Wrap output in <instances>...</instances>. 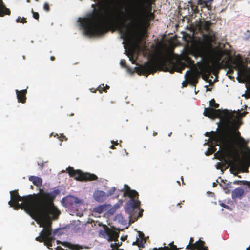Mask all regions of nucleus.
<instances>
[{
  "mask_svg": "<svg viewBox=\"0 0 250 250\" xmlns=\"http://www.w3.org/2000/svg\"><path fill=\"white\" fill-rule=\"evenodd\" d=\"M59 193L58 190L47 192L42 189L40 190L39 193L21 198L17 190V209L21 206L22 208L40 223V227L43 228L40 236L36 240L44 242V245L48 249L53 250L52 243L54 242V236L57 233L55 230L52 233V221L57 220L60 211L54 206L53 201Z\"/></svg>",
  "mask_w": 250,
  "mask_h": 250,
  "instance_id": "f257e3e1",
  "label": "nucleus"
},
{
  "mask_svg": "<svg viewBox=\"0 0 250 250\" xmlns=\"http://www.w3.org/2000/svg\"><path fill=\"white\" fill-rule=\"evenodd\" d=\"M125 10V13L120 9H118L117 13L105 15L103 8L94 9L92 13L83 18L81 22L84 34L91 37L102 36L112 28L117 27L124 37L129 38L130 31L126 25L129 20L131 26L135 28L147 29L149 26L150 21L142 17L141 14H136L128 8Z\"/></svg>",
  "mask_w": 250,
  "mask_h": 250,
  "instance_id": "f03ea898",
  "label": "nucleus"
},
{
  "mask_svg": "<svg viewBox=\"0 0 250 250\" xmlns=\"http://www.w3.org/2000/svg\"><path fill=\"white\" fill-rule=\"evenodd\" d=\"M210 25L209 21L205 22L204 29L206 33L203 34L202 40L198 41L195 51L198 56L211 59L219 65L223 54L218 46L213 47V44L217 43V38L215 32L210 28Z\"/></svg>",
  "mask_w": 250,
  "mask_h": 250,
  "instance_id": "7ed1b4c3",
  "label": "nucleus"
},
{
  "mask_svg": "<svg viewBox=\"0 0 250 250\" xmlns=\"http://www.w3.org/2000/svg\"><path fill=\"white\" fill-rule=\"evenodd\" d=\"M219 140L222 142L228 149L229 157H233L235 160L241 161L240 151L244 149H248V141L241 136L240 132L235 133V136L226 137V130L225 128L221 129V132L218 135Z\"/></svg>",
  "mask_w": 250,
  "mask_h": 250,
  "instance_id": "20e7f679",
  "label": "nucleus"
},
{
  "mask_svg": "<svg viewBox=\"0 0 250 250\" xmlns=\"http://www.w3.org/2000/svg\"><path fill=\"white\" fill-rule=\"evenodd\" d=\"M124 197L130 198L128 201L125 207V210L130 217H133L135 220L143 215V209L140 208V202L138 199L139 194L135 190H132L126 184L124 185Z\"/></svg>",
  "mask_w": 250,
  "mask_h": 250,
  "instance_id": "39448f33",
  "label": "nucleus"
},
{
  "mask_svg": "<svg viewBox=\"0 0 250 250\" xmlns=\"http://www.w3.org/2000/svg\"><path fill=\"white\" fill-rule=\"evenodd\" d=\"M130 9L136 14H141L142 16L147 19V21H151L154 19L155 15L153 13L151 12V6H149L146 8L142 0H136Z\"/></svg>",
  "mask_w": 250,
  "mask_h": 250,
  "instance_id": "423d86ee",
  "label": "nucleus"
},
{
  "mask_svg": "<svg viewBox=\"0 0 250 250\" xmlns=\"http://www.w3.org/2000/svg\"><path fill=\"white\" fill-rule=\"evenodd\" d=\"M67 172L70 177L74 178L79 181H91L98 179V177L94 174L83 172L80 170H75L73 167L69 166L66 169Z\"/></svg>",
  "mask_w": 250,
  "mask_h": 250,
  "instance_id": "0eeeda50",
  "label": "nucleus"
},
{
  "mask_svg": "<svg viewBox=\"0 0 250 250\" xmlns=\"http://www.w3.org/2000/svg\"><path fill=\"white\" fill-rule=\"evenodd\" d=\"M157 63L155 62H146L144 65L135 69L139 75H144L147 76L151 73H154L157 70Z\"/></svg>",
  "mask_w": 250,
  "mask_h": 250,
  "instance_id": "6e6552de",
  "label": "nucleus"
},
{
  "mask_svg": "<svg viewBox=\"0 0 250 250\" xmlns=\"http://www.w3.org/2000/svg\"><path fill=\"white\" fill-rule=\"evenodd\" d=\"M231 160H229V163L230 166L235 167H240L244 168L243 172H248V167L250 166V152L248 155L241 157V161L235 160L233 157H230Z\"/></svg>",
  "mask_w": 250,
  "mask_h": 250,
  "instance_id": "1a4fd4ad",
  "label": "nucleus"
},
{
  "mask_svg": "<svg viewBox=\"0 0 250 250\" xmlns=\"http://www.w3.org/2000/svg\"><path fill=\"white\" fill-rule=\"evenodd\" d=\"M104 230H102L100 232V234L102 236L107 239L108 241H116L119 236V234L116 231L111 229L107 226L104 227Z\"/></svg>",
  "mask_w": 250,
  "mask_h": 250,
  "instance_id": "9d476101",
  "label": "nucleus"
},
{
  "mask_svg": "<svg viewBox=\"0 0 250 250\" xmlns=\"http://www.w3.org/2000/svg\"><path fill=\"white\" fill-rule=\"evenodd\" d=\"M226 111L227 110H221V109H215L208 107L205 108L203 114L206 117L214 119L221 117Z\"/></svg>",
  "mask_w": 250,
  "mask_h": 250,
  "instance_id": "9b49d317",
  "label": "nucleus"
},
{
  "mask_svg": "<svg viewBox=\"0 0 250 250\" xmlns=\"http://www.w3.org/2000/svg\"><path fill=\"white\" fill-rule=\"evenodd\" d=\"M167 62L166 60L161 57L160 60L158 63L161 68L165 67V71H169L171 73H173L174 71L181 73L182 70L184 69V66H178L176 63L172 62L173 67L170 70H169V68L166 66Z\"/></svg>",
  "mask_w": 250,
  "mask_h": 250,
  "instance_id": "f8f14e48",
  "label": "nucleus"
},
{
  "mask_svg": "<svg viewBox=\"0 0 250 250\" xmlns=\"http://www.w3.org/2000/svg\"><path fill=\"white\" fill-rule=\"evenodd\" d=\"M199 75L196 71L188 70L185 74L186 79L192 85L196 86L198 82Z\"/></svg>",
  "mask_w": 250,
  "mask_h": 250,
  "instance_id": "ddd939ff",
  "label": "nucleus"
},
{
  "mask_svg": "<svg viewBox=\"0 0 250 250\" xmlns=\"http://www.w3.org/2000/svg\"><path fill=\"white\" fill-rule=\"evenodd\" d=\"M244 190L241 187H238L232 191L231 193L232 198L234 200L236 199H242L244 195Z\"/></svg>",
  "mask_w": 250,
  "mask_h": 250,
  "instance_id": "4468645a",
  "label": "nucleus"
},
{
  "mask_svg": "<svg viewBox=\"0 0 250 250\" xmlns=\"http://www.w3.org/2000/svg\"><path fill=\"white\" fill-rule=\"evenodd\" d=\"M27 93L26 89L21 90H17V99L18 102L24 104L26 101V94Z\"/></svg>",
  "mask_w": 250,
  "mask_h": 250,
  "instance_id": "2eb2a0df",
  "label": "nucleus"
},
{
  "mask_svg": "<svg viewBox=\"0 0 250 250\" xmlns=\"http://www.w3.org/2000/svg\"><path fill=\"white\" fill-rule=\"evenodd\" d=\"M106 197L105 193L101 190L95 191L93 194L94 199L98 202H103L105 199Z\"/></svg>",
  "mask_w": 250,
  "mask_h": 250,
  "instance_id": "dca6fc26",
  "label": "nucleus"
},
{
  "mask_svg": "<svg viewBox=\"0 0 250 250\" xmlns=\"http://www.w3.org/2000/svg\"><path fill=\"white\" fill-rule=\"evenodd\" d=\"M10 10L6 8L2 0H0V17H2L5 15H10Z\"/></svg>",
  "mask_w": 250,
  "mask_h": 250,
  "instance_id": "f3484780",
  "label": "nucleus"
},
{
  "mask_svg": "<svg viewBox=\"0 0 250 250\" xmlns=\"http://www.w3.org/2000/svg\"><path fill=\"white\" fill-rule=\"evenodd\" d=\"M212 68L209 65H206L204 66L202 70L204 73V75L203 76V78L205 80L208 79L212 72Z\"/></svg>",
  "mask_w": 250,
  "mask_h": 250,
  "instance_id": "a211bd4d",
  "label": "nucleus"
},
{
  "mask_svg": "<svg viewBox=\"0 0 250 250\" xmlns=\"http://www.w3.org/2000/svg\"><path fill=\"white\" fill-rule=\"evenodd\" d=\"M29 181L33 182L34 185L40 187L42 185V180L41 178L35 176H30L29 177Z\"/></svg>",
  "mask_w": 250,
  "mask_h": 250,
  "instance_id": "6ab92c4d",
  "label": "nucleus"
},
{
  "mask_svg": "<svg viewBox=\"0 0 250 250\" xmlns=\"http://www.w3.org/2000/svg\"><path fill=\"white\" fill-rule=\"evenodd\" d=\"M11 200L8 202L10 207L16 209V190L10 191Z\"/></svg>",
  "mask_w": 250,
  "mask_h": 250,
  "instance_id": "aec40b11",
  "label": "nucleus"
},
{
  "mask_svg": "<svg viewBox=\"0 0 250 250\" xmlns=\"http://www.w3.org/2000/svg\"><path fill=\"white\" fill-rule=\"evenodd\" d=\"M62 245L65 247L68 248L71 250H80V249L82 248V247L79 246L78 245L73 244L67 242H63L62 243Z\"/></svg>",
  "mask_w": 250,
  "mask_h": 250,
  "instance_id": "412c9836",
  "label": "nucleus"
},
{
  "mask_svg": "<svg viewBox=\"0 0 250 250\" xmlns=\"http://www.w3.org/2000/svg\"><path fill=\"white\" fill-rule=\"evenodd\" d=\"M221 129L218 133H216L214 131H211V132H206L205 133V136L207 137H210L211 135V136L214 138L215 141L217 143H219V144H222V142H221L218 139V135L221 133Z\"/></svg>",
  "mask_w": 250,
  "mask_h": 250,
  "instance_id": "4be33fe9",
  "label": "nucleus"
},
{
  "mask_svg": "<svg viewBox=\"0 0 250 250\" xmlns=\"http://www.w3.org/2000/svg\"><path fill=\"white\" fill-rule=\"evenodd\" d=\"M196 249L197 250H208V247L205 246V242L202 240H199L196 243Z\"/></svg>",
  "mask_w": 250,
  "mask_h": 250,
  "instance_id": "5701e85b",
  "label": "nucleus"
},
{
  "mask_svg": "<svg viewBox=\"0 0 250 250\" xmlns=\"http://www.w3.org/2000/svg\"><path fill=\"white\" fill-rule=\"evenodd\" d=\"M213 1V0H198L197 1V4L198 5H202L203 7H209L210 6L211 2Z\"/></svg>",
  "mask_w": 250,
  "mask_h": 250,
  "instance_id": "b1692460",
  "label": "nucleus"
},
{
  "mask_svg": "<svg viewBox=\"0 0 250 250\" xmlns=\"http://www.w3.org/2000/svg\"><path fill=\"white\" fill-rule=\"evenodd\" d=\"M234 185H243L250 188V182L245 180H235L233 182Z\"/></svg>",
  "mask_w": 250,
  "mask_h": 250,
  "instance_id": "393cba45",
  "label": "nucleus"
},
{
  "mask_svg": "<svg viewBox=\"0 0 250 250\" xmlns=\"http://www.w3.org/2000/svg\"><path fill=\"white\" fill-rule=\"evenodd\" d=\"M104 209V207L103 205H100L93 208V212L100 214L102 213Z\"/></svg>",
  "mask_w": 250,
  "mask_h": 250,
  "instance_id": "a878e982",
  "label": "nucleus"
},
{
  "mask_svg": "<svg viewBox=\"0 0 250 250\" xmlns=\"http://www.w3.org/2000/svg\"><path fill=\"white\" fill-rule=\"evenodd\" d=\"M232 186L230 183H228L226 184L223 187V188L224 190H225V193L226 194H229L230 193L229 189L231 188Z\"/></svg>",
  "mask_w": 250,
  "mask_h": 250,
  "instance_id": "bb28decb",
  "label": "nucleus"
},
{
  "mask_svg": "<svg viewBox=\"0 0 250 250\" xmlns=\"http://www.w3.org/2000/svg\"><path fill=\"white\" fill-rule=\"evenodd\" d=\"M235 63V66H233L232 68H229V69L228 71V73L232 74L233 73V69L238 70V73L240 72V66H239V64L237 62H236Z\"/></svg>",
  "mask_w": 250,
  "mask_h": 250,
  "instance_id": "cd10ccee",
  "label": "nucleus"
},
{
  "mask_svg": "<svg viewBox=\"0 0 250 250\" xmlns=\"http://www.w3.org/2000/svg\"><path fill=\"white\" fill-rule=\"evenodd\" d=\"M209 105L211 107V108H214L215 109L216 108H217L219 107V104L216 103L214 99H212L209 101Z\"/></svg>",
  "mask_w": 250,
  "mask_h": 250,
  "instance_id": "c85d7f7f",
  "label": "nucleus"
},
{
  "mask_svg": "<svg viewBox=\"0 0 250 250\" xmlns=\"http://www.w3.org/2000/svg\"><path fill=\"white\" fill-rule=\"evenodd\" d=\"M120 65L124 68H125L128 72H131L132 69L129 67L127 66L126 64L125 60L124 59L121 60L120 61Z\"/></svg>",
  "mask_w": 250,
  "mask_h": 250,
  "instance_id": "c756f323",
  "label": "nucleus"
},
{
  "mask_svg": "<svg viewBox=\"0 0 250 250\" xmlns=\"http://www.w3.org/2000/svg\"><path fill=\"white\" fill-rule=\"evenodd\" d=\"M133 245H136L140 248L144 247V244L142 240L140 241L138 238L135 242L133 243Z\"/></svg>",
  "mask_w": 250,
  "mask_h": 250,
  "instance_id": "7c9ffc66",
  "label": "nucleus"
},
{
  "mask_svg": "<svg viewBox=\"0 0 250 250\" xmlns=\"http://www.w3.org/2000/svg\"><path fill=\"white\" fill-rule=\"evenodd\" d=\"M17 22L25 23L27 22V21L26 18L24 17L21 18V17H18V18H17Z\"/></svg>",
  "mask_w": 250,
  "mask_h": 250,
  "instance_id": "2f4dec72",
  "label": "nucleus"
},
{
  "mask_svg": "<svg viewBox=\"0 0 250 250\" xmlns=\"http://www.w3.org/2000/svg\"><path fill=\"white\" fill-rule=\"evenodd\" d=\"M186 249L187 250H194L196 249V243L194 244H189L186 247Z\"/></svg>",
  "mask_w": 250,
  "mask_h": 250,
  "instance_id": "473e14b6",
  "label": "nucleus"
},
{
  "mask_svg": "<svg viewBox=\"0 0 250 250\" xmlns=\"http://www.w3.org/2000/svg\"><path fill=\"white\" fill-rule=\"evenodd\" d=\"M97 90L101 93H102L103 91L106 92V89H104V84H102L99 85L97 88Z\"/></svg>",
  "mask_w": 250,
  "mask_h": 250,
  "instance_id": "72a5a7b5",
  "label": "nucleus"
},
{
  "mask_svg": "<svg viewBox=\"0 0 250 250\" xmlns=\"http://www.w3.org/2000/svg\"><path fill=\"white\" fill-rule=\"evenodd\" d=\"M191 7L192 10L193 11L194 13H198L199 12V10L198 9L197 6L195 5H192Z\"/></svg>",
  "mask_w": 250,
  "mask_h": 250,
  "instance_id": "f704fd0d",
  "label": "nucleus"
},
{
  "mask_svg": "<svg viewBox=\"0 0 250 250\" xmlns=\"http://www.w3.org/2000/svg\"><path fill=\"white\" fill-rule=\"evenodd\" d=\"M116 190V188L114 187L111 188L107 192V196H110L114 194Z\"/></svg>",
  "mask_w": 250,
  "mask_h": 250,
  "instance_id": "c9c22d12",
  "label": "nucleus"
},
{
  "mask_svg": "<svg viewBox=\"0 0 250 250\" xmlns=\"http://www.w3.org/2000/svg\"><path fill=\"white\" fill-rule=\"evenodd\" d=\"M120 244L119 243H112L111 244V247L113 248H116V249H112V250H119L118 249V248L120 246Z\"/></svg>",
  "mask_w": 250,
  "mask_h": 250,
  "instance_id": "e433bc0d",
  "label": "nucleus"
},
{
  "mask_svg": "<svg viewBox=\"0 0 250 250\" xmlns=\"http://www.w3.org/2000/svg\"><path fill=\"white\" fill-rule=\"evenodd\" d=\"M69 199L72 202H74L75 204H78L80 202L79 200L76 197H71Z\"/></svg>",
  "mask_w": 250,
  "mask_h": 250,
  "instance_id": "4c0bfd02",
  "label": "nucleus"
},
{
  "mask_svg": "<svg viewBox=\"0 0 250 250\" xmlns=\"http://www.w3.org/2000/svg\"><path fill=\"white\" fill-rule=\"evenodd\" d=\"M154 250H171L169 247L165 246L164 247H161V248H159L158 249L155 248L154 249Z\"/></svg>",
  "mask_w": 250,
  "mask_h": 250,
  "instance_id": "58836bf2",
  "label": "nucleus"
},
{
  "mask_svg": "<svg viewBox=\"0 0 250 250\" xmlns=\"http://www.w3.org/2000/svg\"><path fill=\"white\" fill-rule=\"evenodd\" d=\"M32 13H33V17H34V18H35V19L38 20L39 18V13L38 12H34L33 10H32Z\"/></svg>",
  "mask_w": 250,
  "mask_h": 250,
  "instance_id": "ea45409f",
  "label": "nucleus"
},
{
  "mask_svg": "<svg viewBox=\"0 0 250 250\" xmlns=\"http://www.w3.org/2000/svg\"><path fill=\"white\" fill-rule=\"evenodd\" d=\"M43 9L46 11H49V10H50V7H49V4L47 3H45L44 4V5H43Z\"/></svg>",
  "mask_w": 250,
  "mask_h": 250,
  "instance_id": "a19ab883",
  "label": "nucleus"
},
{
  "mask_svg": "<svg viewBox=\"0 0 250 250\" xmlns=\"http://www.w3.org/2000/svg\"><path fill=\"white\" fill-rule=\"evenodd\" d=\"M241 125V121H238L237 122H235V128L236 129H237L240 127Z\"/></svg>",
  "mask_w": 250,
  "mask_h": 250,
  "instance_id": "79ce46f5",
  "label": "nucleus"
},
{
  "mask_svg": "<svg viewBox=\"0 0 250 250\" xmlns=\"http://www.w3.org/2000/svg\"><path fill=\"white\" fill-rule=\"evenodd\" d=\"M220 205L222 207H223V208H226V209H229V206L227 205H226V204H224V203H220Z\"/></svg>",
  "mask_w": 250,
  "mask_h": 250,
  "instance_id": "37998d69",
  "label": "nucleus"
},
{
  "mask_svg": "<svg viewBox=\"0 0 250 250\" xmlns=\"http://www.w3.org/2000/svg\"><path fill=\"white\" fill-rule=\"evenodd\" d=\"M44 165V163H43V162L41 163H38V165L40 166V168L41 169H43Z\"/></svg>",
  "mask_w": 250,
  "mask_h": 250,
  "instance_id": "c03bdc74",
  "label": "nucleus"
},
{
  "mask_svg": "<svg viewBox=\"0 0 250 250\" xmlns=\"http://www.w3.org/2000/svg\"><path fill=\"white\" fill-rule=\"evenodd\" d=\"M222 167V165L221 163H219L218 164V167H217V169H221Z\"/></svg>",
  "mask_w": 250,
  "mask_h": 250,
  "instance_id": "a18cd8bd",
  "label": "nucleus"
},
{
  "mask_svg": "<svg viewBox=\"0 0 250 250\" xmlns=\"http://www.w3.org/2000/svg\"><path fill=\"white\" fill-rule=\"evenodd\" d=\"M170 249L171 250H179L178 249L175 245H173V247L171 248H170Z\"/></svg>",
  "mask_w": 250,
  "mask_h": 250,
  "instance_id": "49530a36",
  "label": "nucleus"
},
{
  "mask_svg": "<svg viewBox=\"0 0 250 250\" xmlns=\"http://www.w3.org/2000/svg\"><path fill=\"white\" fill-rule=\"evenodd\" d=\"M139 237L141 238H143L144 236V234L142 232H140L139 234Z\"/></svg>",
  "mask_w": 250,
  "mask_h": 250,
  "instance_id": "de8ad7c7",
  "label": "nucleus"
},
{
  "mask_svg": "<svg viewBox=\"0 0 250 250\" xmlns=\"http://www.w3.org/2000/svg\"><path fill=\"white\" fill-rule=\"evenodd\" d=\"M112 144L113 145H118V143L117 142V141H112Z\"/></svg>",
  "mask_w": 250,
  "mask_h": 250,
  "instance_id": "09e8293b",
  "label": "nucleus"
},
{
  "mask_svg": "<svg viewBox=\"0 0 250 250\" xmlns=\"http://www.w3.org/2000/svg\"><path fill=\"white\" fill-rule=\"evenodd\" d=\"M129 59H130V60L131 61V62L133 64H134L135 63V61L131 57H130Z\"/></svg>",
  "mask_w": 250,
  "mask_h": 250,
  "instance_id": "8fccbe9b",
  "label": "nucleus"
},
{
  "mask_svg": "<svg viewBox=\"0 0 250 250\" xmlns=\"http://www.w3.org/2000/svg\"><path fill=\"white\" fill-rule=\"evenodd\" d=\"M193 241H194L193 238L191 237L190 239V243H189V244H193Z\"/></svg>",
  "mask_w": 250,
  "mask_h": 250,
  "instance_id": "3c124183",
  "label": "nucleus"
},
{
  "mask_svg": "<svg viewBox=\"0 0 250 250\" xmlns=\"http://www.w3.org/2000/svg\"><path fill=\"white\" fill-rule=\"evenodd\" d=\"M182 203V202L179 203L177 204L176 206H179V208H181V204Z\"/></svg>",
  "mask_w": 250,
  "mask_h": 250,
  "instance_id": "603ef678",
  "label": "nucleus"
},
{
  "mask_svg": "<svg viewBox=\"0 0 250 250\" xmlns=\"http://www.w3.org/2000/svg\"><path fill=\"white\" fill-rule=\"evenodd\" d=\"M104 89H106V91L107 90V89H109V86L107 85H106L105 86H104Z\"/></svg>",
  "mask_w": 250,
  "mask_h": 250,
  "instance_id": "864d4df0",
  "label": "nucleus"
},
{
  "mask_svg": "<svg viewBox=\"0 0 250 250\" xmlns=\"http://www.w3.org/2000/svg\"><path fill=\"white\" fill-rule=\"evenodd\" d=\"M55 57H54V56H51V57H50V60H51V61H54V60H55Z\"/></svg>",
  "mask_w": 250,
  "mask_h": 250,
  "instance_id": "5fc2aeb1",
  "label": "nucleus"
},
{
  "mask_svg": "<svg viewBox=\"0 0 250 250\" xmlns=\"http://www.w3.org/2000/svg\"><path fill=\"white\" fill-rule=\"evenodd\" d=\"M246 114V112H243V113H241V116H242V117H244V116H245Z\"/></svg>",
  "mask_w": 250,
  "mask_h": 250,
  "instance_id": "6e6d98bb",
  "label": "nucleus"
},
{
  "mask_svg": "<svg viewBox=\"0 0 250 250\" xmlns=\"http://www.w3.org/2000/svg\"><path fill=\"white\" fill-rule=\"evenodd\" d=\"M110 148H111V149H115V146H114V145H113V144H112V145H111V146Z\"/></svg>",
  "mask_w": 250,
  "mask_h": 250,
  "instance_id": "4d7b16f0",
  "label": "nucleus"
},
{
  "mask_svg": "<svg viewBox=\"0 0 250 250\" xmlns=\"http://www.w3.org/2000/svg\"><path fill=\"white\" fill-rule=\"evenodd\" d=\"M181 178V180H182V184H183V185H185V183H184V180H183V176H182Z\"/></svg>",
  "mask_w": 250,
  "mask_h": 250,
  "instance_id": "13d9d810",
  "label": "nucleus"
},
{
  "mask_svg": "<svg viewBox=\"0 0 250 250\" xmlns=\"http://www.w3.org/2000/svg\"><path fill=\"white\" fill-rule=\"evenodd\" d=\"M62 242H61L60 241H59V240H57V243L58 244H62Z\"/></svg>",
  "mask_w": 250,
  "mask_h": 250,
  "instance_id": "bf43d9fd",
  "label": "nucleus"
},
{
  "mask_svg": "<svg viewBox=\"0 0 250 250\" xmlns=\"http://www.w3.org/2000/svg\"><path fill=\"white\" fill-rule=\"evenodd\" d=\"M216 184L215 183H213V186L214 187H216Z\"/></svg>",
  "mask_w": 250,
  "mask_h": 250,
  "instance_id": "052dcab7",
  "label": "nucleus"
},
{
  "mask_svg": "<svg viewBox=\"0 0 250 250\" xmlns=\"http://www.w3.org/2000/svg\"><path fill=\"white\" fill-rule=\"evenodd\" d=\"M246 250H250V246L247 248Z\"/></svg>",
  "mask_w": 250,
  "mask_h": 250,
  "instance_id": "680f3d73",
  "label": "nucleus"
},
{
  "mask_svg": "<svg viewBox=\"0 0 250 250\" xmlns=\"http://www.w3.org/2000/svg\"><path fill=\"white\" fill-rule=\"evenodd\" d=\"M217 72L216 71H215L214 72H213V74L214 75H216L217 74Z\"/></svg>",
  "mask_w": 250,
  "mask_h": 250,
  "instance_id": "e2e57ef3",
  "label": "nucleus"
},
{
  "mask_svg": "<svg viewBox=\"0 0 250 250\" xmlns=\"http://www.w3.org/2000/svg\"><path fill=\"white\" fill-rule=\"evenodd\" d=\"M207 90V91H211V88H208Z\"/></svg>",
  "mask_w": 250,
  "mask_h": 250,
  "instance_id": "0e129e2a",
  "label": "nucleus"
},
{
  "mask_svg": "<svg viewBox=\"0 0 250 250\" xmlns=\"http://www.w3.org/2000/svg\"><path fill=\"white\" fill-rule=\"evenodd\" d=\"M183 86H187V84H184V83H183Z\"/></svg>",
  "mask_w": 250,
  "mask_h": 250,
  "instance_id": "69168bd1",
  "label": "nucleus"
},
{
  "mask_svg": "<svg viewBox=\"0 0 250 250\" xmlns=\"http://www.w3.org/2000/svg\"><path fill=\"white\" fill-rule=\"evenodd\" d=\"M153 135H157V133H153Z\"/></svg>",
  "mask_w": 250,
  "mask_h": 250,
  "instance_id": "338daca9",
  "label": "nucleus"
},
{
  "mask_svg": "<svg viewBox=\"0 0 250 250\" xmlns=\"http://www.w3.org/2000/svg\"><path fill=\"white\" fill-rule=\"evenodd\" d=\"M237 176L239 177V178H241V176L240 175H237Z\"/></svg>",
  "mask_w": 250,
  "mask_h": 250,
  "instance_id": "774afa93",
  "label": "nucleus"
}]
</instances>
